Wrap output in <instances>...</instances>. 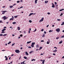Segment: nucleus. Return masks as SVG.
<instances>
[{"instance_id": "obj_26", "label": "nucleus", "mask_w": 64, "mask_h": 64, "mask_svg": "<svg viewBox=\"0 0 64 64\" xmlns=\"http://www.w3.org/2000/svg\"><path fill=\"white\" fill-rule=\"evenodd\" d=\"M10 8H12V7H13V6H10Z\"/></svg>"}, {"instance_id": "obj_25", "label": "nucleus", "mask_w": 64, "mask_h": 64, "mask_svg": "<svg viewBox=\"0 0 64 64\" xmlns=\"http://www.w3.org/2000/svg\"><path fill=\"white\" fill-rule=\"evenodd\" d=\"M31 46L32 47V48H33L34 47V45H33L32 44L31 45Z\"/></svg>"}, {"instance_id": "obj_63", "label": "nucleus", "mask_w": 64, "mask_h": 64, "mask_svg": "<svg viewBox=\"0 0 64 64\" xmlns=\"http://www.w3.org/2000/svg\"><path fill=\"white\" fill-rule=\"evenodd\" d=\"M7 27H4V28H6Z\"/></svg>"}, {"instance_id": "obj_43", "label": "nucleus", "mask_w": 64, "mask_h": 64, "mask_svg": "<svg viewBox=\"0 0 64 64\" xmlns=\"http://www.w3.org/2000/svg\"><path fill=\"white\" fill-rule=\"evenodd\" d=\"M57 20L58 21H60V19H58Z\"/></svg>"}, {"instance_id": "obj_12", "label": "nucleus", "mask_w": 64, "mask_h": 64, "mask_svg": "<svg viewBox=\"0 0 64 64\" xmlns=\"http://www.w3.org/2000/svg\"><path fill=\"white\" fill-rule=\"evenodd\" d=\"M35 42H32V45H35Z\"/></svg>"}, {"instance_id": "obj_21", "label": "nucleus", "mask_w": 64, "mask_h": 64, "mask_svg": "<svg viewBox=\"0 0 64 64\" xmlns=\"http://www.w3.org/2000/svg\"><path fill=\"white\" fill-rule=\"evenodd\" d=\"M24 59H27V58L26 56H24Z\"/></svg>"}, {"instance_id": "obj_8", "label": "nucleus", "mask_w": 64, "mask_h": 64, "mask_svg": "<svg viewBox=\"0 0 64 64\" xmlns=\"http://www.w3.org/2000/svg\"><path fill=\"white\" fill-rule=\"evenodd\" d=\"M63 42V41L62 40H61L60 42H59V44H61V43H62Z\"/></svg>"}, {"instance_id": "obj_37", "label": "nucleus", "mask_w": 64, "mask_h": 64, "mask_svg": "<svg viewBox=\"0 0 64 64\" xmlns=\"http://www.w3.org/2000/svg\"><path fill=\"white\" fill-rule=\"evenodd\" d=\"M54 4L55 5H57V2H55Z\"/></svg>"}, {"instance_id": "obj_11", "label": "nucleus", "mask_w": 64, "mask_h": 64, "mask_svg": "<svg viewBox=\"0 0 64 64\" xmlns=\"http://www.w3.org/2000/svg\"><path fill=\"white\" fill-rule=\"evenodd\" d=\"M36 48H39V45H38V44H36Z\"/></svg>"}, {"instance_id": "obj_40", "label": "nucleus", "mask_w": 64, "mask_h": 64, "mask_svg": "<svg viewBox=\"0 0 64 64\" xmlns=\"http://www.w3.org/2000/svg\"><path fill=\"white\" fill-rule=\"evenodd\" d=\"M43 19H44V18H42L41 20L43 21Z\"/></svg>"}, {"instance_id": "obj_13", "label": "nucleus", "mask_w": 64, "mask_h": 64, "mask_svg": "<svg viewBox=\"0 0 64 64\" xmlns=\"http://www.w3.org/2000/svg\"><path fill=\"white\" fill-rule=\"evenodd\" d=\"M18 30H20V27L18 26Z\"/></svg>"}, {"instance_id": "obj_42", "label": "nucleus", "mask_w": 64, "mask_h": 64, "mask_svg": "<svg viewBox=\"0 0 64 64\" xmlns=\"http://www.w3.org/2000/svg\"><path fill=\"white\" fill-rule=\"evenodd\" d=\"M5 60H8V58H6Z\"/></svg>"}, {"instance_id": "obj_49", "label": "nucleus", "mask_w": 64, "mask_h": 64, "mask_svg": "<svg viewBox=\"0 0 64 64\" xmlns=\"http://www.w3.org/2000/svg\"><path fill=\"white\" fill-rule=\"evenodd\" d=\"M28 48H31V46H29L28 47Z\"/></svg>"}, {"instance_id": "obj_14", "label": "nucleus", "mask_w": 64, "mask_h": 64, "mask_svg": "<svg viewBox=\"0 0 64 64\" xmlns=\"http://www.w3.org/2000/svg\"><path fill=\"white\" fill-rule=\"evenodd\" d=\"M44 62H45V60H44L42 62V64H44Z\"/></svg>"}, {"instance_id": "obj_50", "label": "nucleus", "mask_w": 64, "mask_h": 64, "mask_svg": "<svg viewBox=\"0 0 64 64\" xmlns=\"http://www.w3.org/2000/svg\"><path fill=\"white\" fill-rule=\"evenodd\" d=\"M44 34H46V32L44 31Z\"/></svg>"}, {"instance_id": "obj_16", "label": "nucleus", "mask_w": 64, "mask_h": 64, "mask_svg": "<svg viewBox=\"0 0 64 64\" xmlns=\"http://www.w3.org/2000/svg\"><path fill=\"white\" fill-rule=\"evenodd\" d=\"M6 30V29L4 28L2 30V31H4Z\"/></svg>"}, {"instance_id": "obj_60", "label": "nucleus", "mask_w": 64, "mask_h": 64, "mask_svg": "<svg viewBox=\"0 0 64 64\" xmlns=\"http://www.w3.org/2000/svg\"><path fill=\"white\" fill-rule=\"evenodd\" d=\"M23 6H21V7H20V8H23Z\"/></svg>"}, {"instance_id": "obj_51", "label": "nucleus", "mask_w": 64, "mask_h": 64, "mask_svg": "<svg viewBox=\"0 0 64 64\" xmlns=\"http://www.w3.org/2000/svg\"><path fill=\"white\" fill-rule=\"evenodd\" d=\"M54 48H56V49H57V48H56V47H54Z\"/></svg>"}, {"instance_id": "obj_46", "label": "nucleus", "mask_w": 64, "mask_h": 64, "mask_svg": "<svg viewBox=\"0 0 64 64\" xmlns=\"http://www.w3.org/2000/svg\"><path fill=\"white\" fill-rule=\"evenodd\" d=\"M36 30H37L35 29V30L34 31V32H35V31H36Z\"/></svg>"}, {"instance_id": "obj_28", "label": "nucleus", "mask_w": 64, "mask_h": 64, "mask_svg": "<svg viewBox=\"0 0 64 64\" xmlns=\"http://www.w3.org/2000/svg\"><path fill=\"white\" fill-rule=\"evenodd\" d=\"M14 44H15V43L13 44H12V46H14Z\"/></svg>"}, {"instance_id": "obj_27", "label": "nucleus", "mask_w": 64, "mask_h": 64, "mask_svg": "<svg viewBox=\"0 0 64 64\" xmlns=\"http://www.w3.org/2000/svg\"><path fill=\"white\" fill-rule=\"evenodd\" d=\"M45 36V34H44L42 36V37H43Z\"/></svg>"}, {"instance_id": "obj_30", "label": "nucleus", "mask_w": 64, "mask_h": 64, "mask_svg": "<svg viewBox=\"0 0 64 64\" xmlns=\"http://www.w3.org/2000/svg\"><path fill=\"white\" fill-rule=\"evenodd\" d=\"M41 31H42H42H44V29L42 28V30H41Z\"/></svg>"}, {"instance_id": "obj_35", "label": "nucleus", "mask_w": 64, "mask_h": 64, "mask_svg": "<svg viewBox=\"0 0 64 64\" xmlns=\"http://www.w3.org/2000/svg\"><path fill=\"white\" fill-rule=\"evenodd\" d=\"M47 14L48 15H49V14H50V12H48Z\"/></svg>"}, {"instance_id": "obj_53", "label": "nucleus", "mask_w": 64, "mask_h": 64, "mask_svg": "<svg viewBox=\"0 0 64 64\" xmlns=\"http://www.w3.org/2000/svg\"><path fill=\"white\" fill-rule=\"evenodd\" d=\"M16 5V4H13L12 6H14V5Z\"/></svg>"}, {"instance_id": "obj_47", "label": "nucleus", "mask_w": 64, "mask_h": 64, "mask_svg": "<svg viewBox=\"0 0 64 64\" xmlns=\"http://www.w3.org/2000/svg\"><path fill=\"white\" fill-rule=\"evenodd\" d=\"M33 52H30V53H32Z\"/></svg>"}, {"instance_id": "obj_64", "label": "nucleus", "mask_w": 64, "mask_h": 64, "mask_svg": "<svg viewBox=\"0 0 64 64\" xmlns=\"http://www.w3.org/2000/svg\"><path fill=\"white\" fill-rule=\"evenodd\" d=\"M62 23L64 25V22H62Z\"/></svg>"}, {"instance_id": "obj_20", "label": "nucleus", "mask_w": 64, "mask_h": 64, "mask_svg": "<svg viewBox=\"0 0 64 64\" xmlns=\"http://www.w3.org/2000/svg\"><path fill=\"white\" fill-rule=\"evenodd\" d=\"M46 43L47 44H49L50 43V42H49L47 41V42Z\"/></svg>"}, {"instance_id": "obj_4", "label": "nucleus", "mask_w": 64, "mask_h": 64, "mask_svg": "<svg viewBox=\"0 0 64 64\" xmlns=\"http://www.w3.org/2000/svg\"><path fill=\"white\" fill-rule=\"evenodd\" d=\"M35 14H33V13H31L28 16H31V15H35Z\"/></svg>"}, {"instance_id": "obj_59", "label": "nucleus", "mask_w": 64, "mask_h": 64, "mask_svg": "<svg viewBox=\"0 0 64 64\" xmlns=\"http://www.w3.org/2000/svg\"><path fill=\"white\" fill-rule=\"evenodd\" d=\"M6 51V50H2V51Z\"/></svg>"}, {"instance_id": "obj_61", "label": "nucleus", "mask_w": 64, "mask_h": 64, "mask_svg": "<svg viewBox=\"0 0 64 64\" xmlns=\"http://www.w3.org/2000/svg\"><path fill=\"white\" fill-rule=\"evenodd\" d=\"M30 31H28V33H29V34H30Z\"/></svg>"}, {"instance_id": "obj_32", "label": "nucleus", "mask_w": 64, "mask_h": 64, "mask_svg": "<svg viewBox=\"0 0 64 64\" xmlns=\"http://www.w3.org/2000/svg\"><path fill=\"white\" fill-rule=\"evenodd\" d=\"M62 15H63V13H61V14L60 15V16H62Z\"/></svg>"}, {"instance_id": "obj_41", "label": "nucleus", "mask_w": 64, "mask_h": 64, "mask_svg": "<svg viewBox=\"0 0 64 64\" xmlns=\"http://www.w3.org/2000/svg\"><path fill=\"white\" fill-rule=\"evenodd\" d=\"M59 39V37H56V39Z\"/></svg>"}, {"instance_id": "obj_17", "label": "nucleus", "mask_w": 64, "mask_h": 64, "mask_svg": "<svg viewBox=\"0 0 64 64\" xmlns=\"http://www.w3.org/2000/svg\"><path fill=\"white\" fill-rule=\"evenodd\" d=\"M64 10V9H62L61 10H59V11L60 12L62 11H63V10Z\"/></svg>"}, {"instance_id": "obj_29", "label": "nucleus", "mask_w": 64, "mask_h": 64, "mask_svg": "<svg viewBox=\"0 0 64 64\" xmlns=\"http://www.w3.org/2000/svg\"><path fill=\"white\" fill-rule=\"evenodd\" d=\"M6 35H7V34H4L3 35V36H6Z\"/></svg>"}, {"instance_id": "obj_54", "label": "nucleus", "mask_w": 64, "mask_h": 64, "mask_svg": "<svg viewBox=\"0 0 64 64\" xmlns=\"http://www.w3.org/2000/svg\"><path fill=\"white\" fill-rule=\"evenodd\" d=\"M31 28H30V29L29 30V31H31Z\"/></svg>"}, {"instance_id": "obj_34", "label": "nucleus", "mask_w": 64, "mask_h": 64, "mask_svg": "<svg viewBox=\"0 0 64 64\" xmlns=\"http://www.w3.org/2000/svg\"><path fill=\"white\" fill-rule=\"evenodd\" d=\"M43 21V20L42 19H41V20H40V22H42V21Z\"/></svg>"}, {"instance_id": "obj_31", "label": "nucleus", "mask_w": 64, "mask_h": 64, "mask_svg": "<svg viewBox=\"0 0 64 64\" xmlns=\"http://www.w3.org/2000/svg\"><path fill=\"white\" fill-rule=\"evenodd\" d=\"M52 31H53L52 30H50L49 31V32H52Z\"/></svg>"}, {"instance_id": "obj_18", "label": "nucleus", "mask_w": 64, "mask_h": 64, "mask_svg": "<svg viewBox=\"0 0 64 64\" xmlns=\"http://www.w3.org/2000/svg\"><path fill=\"white\" fill-rule=\"evenodd\" d=\"M48 2V1H45V3L46 4Z\"/></svg>"}, {"instance_id": "obj_39", "label": "nucleus", "mask_w": 64, "mask_h": 64, "mask_svg": "<svg viewBox=\"0 0 64 64\" xmlns=\"http://www.w3.org/2000/svg\"><path fill=\"white\" fill-rule=\"evenodd\" d=\"M48 42H50V40L49 39H48Z\"/></svg>"}, {"instance_id": "obj_19", "label": "nucleus", "mask_w": 64, "mask_h": 64, "mask_svg": "<svg viewBox=\"0 0 64 64\" xmlns=\"http://www.w3.org/2000/svg\"><path fill=\"white\" fill-rule=\"evenodd\" d=\"M42 46H40V48L39 49V50H41V49H42Z\"/></svg>"}, {"instance_id": "obj_3", "label": "nucleus", "mask_w": 64, "mask_h": 64, "mask_svg": "<svg viewBox=\"0 0 64 64\" xmlns=\"http://www.w3.org/2000/svg\"><path fill=\"white\" fill-rule=\"evenodd\" d=\"M3 18L4 19V20H6V19H7V18L6 17V16H4Z\"/></svg>"}, {"instance_id": "obj_22", "label": "nucleus", "mask_w": 64, "mask_h": 64, "mask_svg": "<svg viewBox=\"0 0 64 64\" xmlns=\"http://www.w3.org/2000/svg\"><path fill=\"white\" fill-rule=\"evenodd\" d=\"M12 24H16V22H14L12 23Z\"/></svg>"}, {"instance_id": "obj_10", "label": "nucleus", "mask_w": 64, "mask_h": 64, "mask_svg": "<svg viewBox=\"0 0 64 64\" xmlns=\"http://www.w3.org/2000/svg\"><path fill=\"white\" fill-rule=\"evenodd\" d=\"M37 1H38V0H36L35 1V4H36L37 3Z\"/></svg>"}, {"instance_id": "obj_24", "label": "nucleus", "mask_w": 64, "mask_h": 64, "mask_svg": "<svg viewBox=\"0 0 64 64\" xmlns=\"http://www.w3.org/2000/svg\"><path fill=\"white\" fill-rule=\"evenodd\" d=\"M1 33H2H2H5V32L2 31Z\"/></svg>"}, {"instance_id": "obj_56", "label": "nucleus", "mask_w": 64, "mask_h": 64, "mask_svg": "<svg viewBox=\"0 0 64 64\" xmlns=\"http://www.w3.org/2000/svg\"><path fill=\"white\" fill-rule=\"evenodd\" d=\"M49 26V25H48L47 26H46V27H48Z\"/></svg>"}, {"instance_id": "obj_45", "label": "nucleus", "mask_w": 64, "mask_h": 64, "mask_svg": "<svg viewBox=\"0 0 64 64\" xmlns=\"http://www.w3.org/2000/svg\"><path fill=\"white\" fill-rule=\"evenodd\" d=\"M20 2V1H17V3H19Z\"/></svg>"}, {"instance_id": "obj_52", "label": "nucleus", "mask_w": 64, "mask_h": 64, "mask_svg": "<svg viewBox=\"0 0 64 64\" xmlns=\"http://www.w3.org/2000/svg\"><path fill=\"white\" fill-rule=\"evenodd\" d=\"M21 56H20L19 59V60H20V59H21Z\"/></svg>"}, {"instance_id": "obj_5", "label": "nucleus", "mask_w": 64, "mask_h": 64, "mask_svg": "<svg viewBox=\"0 0 64 64\" xmlns=\"http://www.w3.org/2000/svg\"><path fill=\"white\" fill-rule=\"evenodd\" d=\"M1 12H2V14H4L5 13V12H7V11H1Z\"/></svg>"}, {"instance_id": "obj_38", "label": "nucleus", "mask_w": 64, "mask_h": 64, "mask_svg": "<svg viewBox=\"0 0 64 64\" xmlns=\"http://www.w3.org/2000/svg\"><path fill=\"white\" fill-rule=\"evenodd\" d=\"M0 36H3V34H0Z\"/></svg>"}, {"instance_id": "obj_15", "label": "nucleus", "mask_w": 64, "mask_h": 64, "mask_svg": "<svg viewBox=\"0 0 64 64\" xmlns=\"http://www.w3.org/2000/svg\"><path fill=\"white\" fill-rule=\"evenodd\" d=\"M14 20V19H13L12 18H11L10 19V21L11 20H12L13 21Z\"/></svg>"}, {"instance_id": "obj_1", "label": "nucleus", "mask_w": 64, "mask_h": 64, "mask_svg": "<svg viewBox=\"0 0 64 64\" xmlns=\"http://www.w3.org/2000/svg\"><path fill=\"white\" fill-rule=\"evenodd\" d=\"M56 30V31L58 32H59L60 31V30L59 28H57Z\"/></svg>"}, {"instance_id": "obj_33", "label": "nucleus", "mask_w": 64, "mask_h": 64, "mask_svg": "<svg viewBox=\"0 0 64 64\" xmlns=\"http://www.w3.org/2000/svg\"><path fill=\"white\" fill-rule=\"evenodd\" d=\"M29 22H30V23H31V22H32V21L31 20H29Z\"/></svg>"}, {"instance_id": "obj_44", "label": "nucleus", "mask_w": 64, "mask_h": 64, "mask_svg": "<svg viewBox=\"0 0 64 64\" xmlns=\"http://www.w3.org/2000/svg\"><path fill=\"white\" fill-rule=\"evenodd\" d=\"M17 16H14V18H17Z\"/></svg>"}, {"instance_id": "obj_7", "label": "nucleus", "mask_w": 64, "mask_h": 64, "mask_svg": "<svg viewBox=\"0 0 64 64\" xmlns=\"http://www.w3.org/2000/svg\"><path fill=\"white\" fill-rule=\"evenodd\" d=\"M57 50H54L53 51V52H55V53H56V52H57Z\"/></svg>"}, {"instance_id": "obj_9", "label": "nucleus", "mask_w": 64, "mask_h": 64, "mask_svg": "<svg viewBox=\"0 0 64 64\" xmlns=\"http://www.w3.org/2000/svg\"><path fill=\"white\" fill-rule=\"evenodd\" d=\"M25 54L26 55H29L28 53H27V52H25Z\"/></svg>"}, {"instance_id": "obj_62", "label": "nucleus", "mask_w": 64, "mask_h": 64, "mask_svg": "<svg viewBox=\"0 0 64 64\" xmlns=\"http://www.w3.org/2000/svg\"><path fill=\"white\" fill-rule=\"evenodd\" d=\"M53 55H55V54H53Z\"/></svg>"}, {"instance_id": "obj_23", "label": "nucleus", "mask_w": 64, "mask_h": 64, "mask_svg": "<svg viewBox=\"0 0 64 64\" xmlns=\"http://www.w3.org/2000/svg\"><path fill=\"white\" fill-rule=\"evenodd\" d=\"M31 41L30 42H27V44H29V43H31Z\"/></svg>"}, {"instance_id": "obj_2", "label": "nucleus", "mask_w": 64, "mask_h": 64, "mask_svg": "<svg viewBox=\"0 0 64 64\" xmlns=\"http://www.w3.org/2000/svg\"><path fill=\"white\" fill-rule=\"evenodd\" d=\"M15 52L16 53H19V52H20V51L18 50H15Z\"/></svg>"}, {"instance_id": "obj_58", "label": "nucleus", "mask_w": 64, "mask_h": 64, "mask_svg": "<svg viewBox=\"0 0 64 64\" xmlns=\"http://www.w3.org/2000/svg\"><path fill=\"white\" fill-rule=\"evenodd\" d=\"M0 23H2V20H0Z\"/></svg>"}, {"instance_id": "obj_57", "label": "nucleus", "mask_w": 64, "mask_h": 64, "mask_svg": "<svg viewBox=\"0 0 64 64\" xmlns=\"http://www.w3.org/2000/svg\"><path fill=\"white\" fill-rule=\"evenodd\" d=\"M14 56V54H12L11 55V56Z\"/></svg>"}, {"instance_id": "obj_36", "label": "nucleus", "mask_w": 64, "mask_h": 64, "mask_svg": "<svg viewBox=\"0 0 64 64\" xmlns=\"http://www.w3.org/2000/svg\"><path fill=\"white\" fill-rule=\"evenodd\" d=\"M20 37H22V36H23V35H22V34H21L20 35Z\"/></svg>"}, {"instance_id": "obj_48", "label": "nucleus", "mask_w": 64, "mask_h": 64, "mask_svg": "<svg viewBox=\"0 0 64 64\" xmlns=\"http://www.w3.org/2000/svg\"><path fill=\"white\" fill-rule=\"evenodd\" d=\"M64 36H62L61 37V38H64Z\"/></svg>"}, {"instance_id": "obj_55", "label": "nucleus", "mask_w": 64, "mask_h": 64, "mask_svg": "<svg viewBox=\"0 0 64 64\" xmlns=\"http://www.w3.org/2000/svg\"><path fill=\"white\" fill-rule=\"evenodd\" d=\"M41 42H44V40H42L41 41Z\"/></svg>"}, {"instance_id": "obj_6", "label": "nucleus", "mask_w": 64, "mask_h": 64, "mask_svg": "<svg viewBox=\"0 0 64 64\" xmlns=\"http://www.w3.org/2000/svg\"><path fill=\"white\" fill-rule=\"evenodd\" d=\"M52 8H54V7H55V6L54 5V4H53V3H52Z\"/></svg>"}]
</instances>
